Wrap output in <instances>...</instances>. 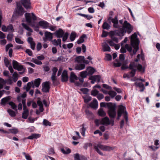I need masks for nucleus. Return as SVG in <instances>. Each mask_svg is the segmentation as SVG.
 <instances>
[{
    "label": "nucleus",
    "instance_id": "f257e3e1",
    "mask_svg": "<svg viewBox=\"0 0 160 160\" xmlns=\"http://www.w3.org/2000/svg\"><path fill=\"white\" fill-rule=\"evenodd\" d=\"M140 59L137 58L134 61L130 62L129 66V69L131 70L130 72L131 77H133L135 75L136 72L138 70L139 71L144 72L145 69L143 68L142 66L137 63L139 61Z\"/></svg>",
    "mask_w": 160,
    "mask_h": 160
},
{
    "label": "nucleus",
    "instance_id": "f03ea898",
    "mask_svg": "<svg viewBox=\"0 0 160 160\" xmlns=\"http://www.w3.org/2000/svg\"><path fill=\"white\" fill-rule=\"evenodd\" d=\"M100 106L101 107H105L106 106L109 109L108 113L110 118L112 119L115 118L116 114L115 105H113L112 102H102L100 103Z\"/></svg>",
    "mask_w": 160,
    "mask_h": 160
},
{
    "label": "nucleus",
    "instance_id": "7ed1b4c3",
    "mask_svg": "<svg viewBox=\"0 0 160 160\" xmlns=\"http://www.w3.org/2000/svg\"><path fill=\"white\" fill-rule=\"evenodd\" d=\"M133 27L127 21H125L123 24L122 28H120V32L118 34L119 36H123L124 33L127 32L130 34L132 32Z\"/></svg>",
    "mask_w": 160,
    "mask_h": 160
},
{
    "label": "nucleus",
    "instance_id": "20e7f679",
    "mask_svg": "<svg viewBox=\"0 0 160 160\" xmlns=\"http://www.w3.org/2000/svg\"><path fill=\"white\" fill-rule=\"evenodd\" d=\"M25 17L26 21L27 22L31 25L32 27H34V30L36 32H38L39 30V28L38 26H35L34 23H32L31 19L33 21L37 19V17L33 13L27 12L25 14Z\"/></svg>",
    "mask_w": 160,
    "mask_h": 160
},
{
    "label": "nucleus",
    "instance_id": "39448f33",
    "mask_svg": "<svg viewBox=\"0 0 160 160\" xmlns=\"http://www.w3.org/2000/svg\"><path fill=\"white\" fill-rule=\"evenodd\" d=\"M126 109L125 107L122 105H120L118 107V117H121L122 114H123V116L126 122L128 121V118L127 112L125 111Z\"/></svg>",
    "mask_w": 160,
    "mask_h": 160
},
{
    "label": "nucleus",
    "instance_id": "423d86ee",
    "mask_svg": "<svg viewBox=\"0 0 160 160\" xmlns=\"http://www.w3.org/2000/svg\"><path fill=\"white\" fill-rule=\"evenodd\" d=\"M53 33L47 31H45L44 32V37L43 38V40L45 42L48 41H52L53 38Z\"/></svg>",
    "mask_w": 160,
    "mask_h": 160
},
{
    "label": "nucleus",
    "instance_id": "0eeeda50",
    "mask_svg": "<svg viewBox=\"0 0 160 160\" xmlns=\"http://www.w3.org/2000/svg\"><path fill=\"white\" fill-rule=\"evenodd\" d=\"M50 88V83L49 82H45L42 84V90L43 92H49Z\"/></svg>",
    "mask_w": 160,
    "mask_h": 160
},
{
    "label": "nucleus",
    "instance_id": "6e6552de",
    "mask_svg": "<svg viewBox=\"0 0 160 160\" xmlns=\"http://www.w3.org/2000/svg\"><path fill=\"white\" fill-rule=\"evenodd\" d=\"M137 35L136 32L134 33L133 34H132L131 37V44H136V42L138 44L139 43V40L138 38H137Z\"/></svg>",
    "mask_w": 160,
    "mask_h": 160
},
{
    "label": "nucleus",
    "instance_id": "1a4fd4ad",
    "mask_svg": "<svg viewBox=\"0 0 160 160\" xmlns=\"http://www.w3.org/2000/svg\"><path fill=\"white\" fill-rule=\"evenodd\" d=\"M21 3L26 9L30 8L31 3L30 0H21Z\"/></svg>",
    "mask_w": 160,
    "mask_h": 160
},
{
    "label": "nucleus",
    "instance_id": "9d476101",
    "mask_svg": "<svg viewBox=\"0 0 160 160\" xmlns=\"http://www.w3.org/2000/svg\"><path fill=\"white\" fill-rule=\"evenodd\" d=\"M98 103L97 100L95 99L89 104V106L94 109H96L98 107Z\"/></svg>",
    "mask_w": 160,
    "mask_h": 160
},
{
    "label": "nucleus",
    "instance_id": "9b49d317",
    "mask_svg": "<svg viewBox=\"0 0 160 160\" xmlns=\"http://www.w3.org/2000/svg\"><path fill=\"white\" fill-rule=\"evenodd\" d=\"M56 36L58 38H62L64 35V32L61 28H59L54 33Z\"/></svg>",
    "mask_w": 160,
    "mask_h": 160
},
{
    "label": "nucleus",
    "instance_id": "f8f14e48",
    "mask_svg": "<svg viewBox=\"0 0 160 160\" xmlns=\"http://www.w3.org/2000/svg\"><path fill=\"white\" fill-rule=\"evenodd\" d=\"M11 97L9 96H7L2 99L1 104L2 106H5L6 104L10 100Z\"/></svg>",
    "mask_w": 160,
    "mask_h": 160
},
{
    "label": "nucleus",
    "instance_id": "ddd939ff",
    "mask_svg": "<svg viewBox=\"0 0 160 160\" xmlns=\"http://www.w3.org/2000/svg\"><path fill=\"white\" fill-rule=\"evenodd\" d=\"M100 124L102 125H108L110 124V120L108 117H106L100 121Z\"/></svg>",
    "mask_w": 160,
    "mask_h": 160
},
{
    "label": "nucleus",
    "instance_id": "4468645a",
    "mask_svg": "<svg viewBox=\"0 0 160 160\" xmlns=\"http://www.w3.org/2000/svg\"><path fill=\"white\" fill-rule=\"evenodd\" d=\"M61 80L62 82H65L68 81V76L67 71L64 70L62 74Z\"/></svg>",
    "mask_w": 160,
    "mask_h": 160
},
{
    "label": "nucleus",
    "instance_id": "2eb2a0df",
    "mask_svg": "<svg viewBox=\"0 0 160 160\" xmlns=\"http://www.w3.org/2000/svg\"><path fill=\"white\" fill-rule=\"evenodd\" d=\"M39 25L44 29H46L49 27V23L45 21H41L38 22Z\"/></svg>",
    "mask_w": 160,
    "mask_h": 160
},
{
    "label": "nucleus",
    "instance_id": "dca6fc26",
    "mask_svg": "<svg viewBox=\"0 0 160 160\" xmlns=\"http://www.w3.org/2000/svg\"><path fill=\"white\" fill-rule=\"evenodd\" d=\"M134 84L136 87H138L140 88H141L140 90V92H142L144 91L145 88L142 82H135Z\"/></svg>",
    "mask_w": 160,
    "mask_h": 160
},
{
    "label": "nucleus",
    "instance_id": "f3484780",
    "mask_svg": "<svg viewBox=\"0 0 160 160\" xmlns=\"http://www.w3.org/2000/svg\"><path fill=\"white\" fill-rule=\"evenodd\" d=\"M78 79L75 75L73 72H71L70 77V81L71 82H74L75 80H78Z\"/></svg>",
    "mask_w": 160,
    "mask_h": 160
},
{
    "label": "nucleus",
    "instance_id": "a211bd4d",
    "mask_svg": "<svg viewBox=\"0 0 160 160\" xmlns=\"http://www.w3.org/2000/svg\"><path fill=\"white\" fill-rule=\"evenodd\" d=\"M24 13V9L21 5H18L17 13L19 15H22Z\"/></svg>",
    "mask_w": 160,
    "mask_h": 160
},
{
    "label": "nucleus",
    "instance_id": "6ab92c4d",
    "mask_svg": "<svg viewBox=\"0 0 160 160\" xmlns=\"http://www.w3.org/2000/svg\"><path fill=\"white\" fill-rule=\"evenodd\" d=\"M112 22L113 23V27L116 28H119L118 25V17L116 16L114 18L112 19Z\"/></svg>",
    "mask_w": 160,
    "mask_h": 160
},
{
    "label": "nucleus",
    "instance_id": "aec40b11",
    "mask_svg": "<svg viewBox=\"0 0 160 160\" xmlns=\"http://www.w3.org/2000/svg\"><path fill=\"white\" fill-rule=\"evenodd\" d=\"M132 46L134 48V49L133 50V54H135L137 52L139 49V44L138 42H136V44H131Z\"/></svg>",
    "mask_w": 160,
    "mask_h": 160
},
{
    "label": "nucleus",
    "instance_id": "412c9836",
    "mask_svg": "<svg viewBox=\"0 0 160 160\" xmlns=\"http://www.w3.org/2000/svg\"><path fill=\"white\" fill-rule=\"evenodd\" d=\"M32 82V84H33V87H34V86H35L36 87L38 88L40 84L41 79L39 78L36 79L35 80L33 83V82Z\"/></svg>",
    "mask_w": 160,
    "mask_h": 160
},
{
    "label": "nucleus",
    "instance_id": "4be33fe9",
    "mask_svg": "<svg viewBox=\"0 0 160 160\" xmlns=\"http://www.w3.org/2000/svg\"><path fill=\"white\" fill-rule=\"evenodd\" d=\"M85 112L87 115V118L89 119H91L93 118V115L91 112L88 110L86 109L85 110Z\"/></svg>",
    "mask_w": 160,
    "mask_h": 160
},
{
    "label": "nucleus",
    "instance_id": "5701e85b",
    "mask_svg": "<svg viewBox=\"0 0 160 160\" xmlns=\"http://www.w3.org/2000/svg\"><path fill=\"white\" fill-rule=\"evenodd\" d=\"M61 151L63 153L65 154H69L71 152V150L69 148L67 147L61 148Z\"/></svg>",
    "mask_w": 160,
    "mask_h": 160
},
{
    "label": "nucleus",
    "instance_id": "b1692460",
    "mask_svg": "<svg viewBox=\"0 0 160 160\" xmlns=\"http://www.w3.org/2000/svg\"><path fill=\"white\" fill-rule=\"evenodd\" d=\"M85 67V64L84 63H82L76 65L75 67V69L76 70H80L84 69Z\"/></svg>",
    "mask_w": 160,
    "mask_h": 160
},
{
    "label": "nucleus",
    "instance_id": "393cba45",
    "mask_svg": "<svg viewBox=\"0 0 160 160\" xmlns=\"http://www.w3.org/2000/svg\"><path fill=\"white\" fill-rule=\"evenodd\" d=\"M86 37V35L85 34H83L80 38L77 41L78 44H80L83 43L84 41V39Z\"/></svg>",
    "mask_w": 160,
    "mask_h": 160
},
{
    "label": "nucleus",
    "instance_id": "a878e982",
    "mask_svg": "<svg viewBox=\"0 0 160 160\" xmlns=\"http://www.w3.org/2000/svg\"><path fill=\"white\" fill-rule=\"evenodd\" d=\"M103 48V51L104 52L106 51H111V48L106 43H105L102 46Z\"/></svg>",
    "mask_w": 160,
    "mask_h": 160
},
{
    "label": "nucleus",
    "instance_id": "bb28decb",
    "mask_svg": "<svg viewBox=\"0 0 160 160\" xmlns=\"http://www.w3.org/2000/svg\"><path fill=\"white\" fill-rule=\"evenodd\" d=\"M98 113L99 116L101 117H104L106 115V113L102 108H100L99 109Z\"/></svg>",
    "mask_w": 160,
    "mask_h": 160
},
{
    "label": "nucleus",
    "instance_id": "cd10ccee",
    "mask_svg": "<svg viewBox=\"0 0 160 160\" xmlns=\"http://www.w3.org/2000/svg\"><path fill=\"white\" fill-rule=\"evenodd\" d=\"M40 137L39 134H33L29 136L27 138L29 139H33L34 138H37Z\"/></svg>",
    "mask_w": 160,
    "mask_h": 160
},
{
    "label": "nucleus",
    "instance_id": "c85d7f7f",
    "mask_svg": "<svg viewBox=\"0 0 160 160\" xmlns=\"http://www.w3.org/2000/svg\"><path fill=\"white\" fill-rule=\"evenodd\" d=\"M29 115V110H26L24 111L22 113V118L24 119H26L27 118Z\"/></svg>",
    "mask_w": 160,
    "mask_h": 160
},
{
    "label": "nucleus",
    "instance_id": "c756f323",
    "mask_svg": "<svg viewBox=\"0 0 160 160\" xmlns=\"http://www.w3.org/2000/svg\"><path fill=\"white\" fill-rule=\"evenodd\" d=\"M110 25L106 22H104L102 25V28L104 29L108 30L110 28Z\"/></svg>",
    "mask_w": 160,
    "mask_h": 160
},
{
    "label": "nucleus",
    "instance_id": "7c9ffc66",
    "mask_svg": "<svg viewBox=\"0 0 160 160\" xmlns=\"http://www.w3.org/2000/svg\"><path fill=\"white\" fill-rule=\"evenodd\" d=\"M77 34L75 32H72L70 36V39L71 41H73L76 36Z\"/></svg>",
    "mask_w": 160,
    "mask_h": 160
},
{
    "label": "nucleus",
    "instance_id": "2f4dec72",
    "mask_svg": "<svg viewBox=\"0 0 160 160\" xmlns=\"http://www.w3.org/2000/svg\"><path fill=\"white\" fill-rule=\"evenodd\" d=\"M84 60V57L82 56H79L76 58L75 61L78 63L81 62Z\"/></svg>",
    "mask_w": 160,
    "mask_h": 160
},
{
    "label": "nucleus",
    "instance_id": "473e14b6",
    "mask_svg": "<svg viewBox=\"0 0 160 160\" xmlns=\"http://www.w3.org/2000/svg\"><path fill=\"white\" fill-rule=\"evenodd\" d=\"M22 25L23 27L26 30L30 32H33L32 29L30 28L28 26L24 23H22Z\"/></svg>",
    "mask_w": 160,
    "mask_h": 160
},
{
    "label": "nucleus",
    "instance_id": "72a5a7b5",
    "mask_svg": "<svg viewBox=\"0 0 160 160\" xmlns=\"http://www.w3.org/2000/svg\"><path fill=\"white\" fill-rule=\"evenodd\" d=\"M6 83V80L0 78V89L3 88V86Z\"/></svg>",
    "mask_w": 160,
    "mask_h": 160
},
{
    "label": "nucleus",
    "instance_id": "f704fd0d",
    "mask_svg": "<svg viewBox=\"0 0 160 160\" xmlns=\"http://www.w3.org/2000/svg\"><path fill=\"white\" fill-rule=\"evenodd\" d=\"M12 80L14 82H16L18 79V75L16 72H14L12 74Z\"/></svg>",
    "mask_w": 160,
    "mask_h": 160
},
{
    "label": "nucleus",
    "instance_id": "c9c22d12",
    "mask_svg": "<svg viewBox=\"0 0 160 160\" xmlns=\"http://www.w3.org/2000/svg\"><path fill=\"white\" fill-rule=\"evenodd\" d=\"M12 64L13 68L15 69H16L20 65L19 63L18 62L14 60H13Z\"/></svg>",
    "mask_w": 160,
    "mask_h": 160
},
{
    "label": "nucleus",
    "instance_id": "e433bc0d",
    "mask_svg": "<svg viewBox=\"0 0 160 160\" xmlns=\"http://www.w3.org/2000/svg\"><path fill=\"white\" fill-rule=\"evenodd\" d=\"M8 112L11 116L14 117L16 116L15 112L12 110L9 109L8 110Z\"/></svg>",
    "mask_w": 160,
    "mask_h": 160
},
{
    "label": "nucleus",
    "instance_id": "4c0bfd02",
    "mask_svg": "<svg viewBox=\"0 0 160 160\" xmlns=\"http://www.w3.org/2000/svg\"><path fill=\"white\" fill-rule=\"evenodd\" d=\"M108 94L112 98H113L116 95L117 93L114 91H111L108 92Z\"/></svg>",
    "mask_w": 160,
    "mask_h": 160
},
{
    "label": "nucleus",
    "instance_id": "58836bf2",
    "mask_svg": "<svg viewBox=\"0 0 160 160\" xmlns=\"http://www.w3.org/2000/svg\"><path fill=\"white\" fill-rule=\"evenodd\" d=\"M31 61L37 65H40L42 64V63L41 61H38L36 59L33 58L31 60Z\"/></svg>",
    "mask_w": 160,
    "mask_h": 160
},
{
    "label": "nucleus",
    "instance_id": "ea45409f",
    "mask_svg": "<svg viewBox=\"0 0 160 160\" xmlns=\"http://www.w3.org/2000/svg\"><path fill=\"white\" fill-rule=\"evenodd\" d=\"M98 93L99 92L96 89L92 90L91 92V95L94 96H97Z\"/></svg>",
    "mask_w": 160,
    "mask_h": 160
},
{
    "label": "nucleus",
    "instance_id": "a19ab883",
    "mask_svg": "<svg viewBox=\"0 0 160 160\" xmlns=\"http://www.w3.org/2000/svg\"><path fill=\"white\" fill-rule=\"evenodd\" d=\"M8 104L9 105L11 106V108L15 110V109H16L17 106L13 102H10L8 103ZM16 110H17L16 109Z\"/></svg>",
    "mask_w": 160,
    "mask_h": 160
},
{
    "label": "nucleus",
    "instance_id": "79ce46f5",
    "mask_svg": "<svg viewBox=\"0 0 160 160\" xmlns=\"http://www.w3.org/2000/svg\"><path fill=\"white\" fill-rule=\"evenodd\" d=\"M68 33L67 32H66L65 33H64V35L62 37V41L65 42L68 38Z\"/></svg>",
    "mask_w": 160,
    "mask_h": 160
},
{
    "label": "nucleus",
    "instance_id": "37998d69",
    "mask_svg": "<svg viewBox=\"0 0 160 160\" xmlns=\"http://www.w3.org/2000/svg\"><path fill=\"white\" fill-rule=\"evenodd\" d=\"M43 124L44 125L47 126H50L51 125V123L48 121L46 119H44L43 122Z\"/></svg>",
    "mask_w": 160,
    "mask_h": 160
},
{
    "label": "nucleus",
    "instance_id": "c03bdc74",
    "mask_svg": "<svg viewBox=\"0 0 160 160\" xmlns=\"http://www.w3.org/2000/svg\"><path fill=\"white\" fill-rule=\"evenodd\" d=\"M113 149L114 148L112 147L107 146L106 145H105L104 151H110L111 150H113Z\"/></svg>",
    "mask_w": 160,
    "mask_h": 160
},
{
    "label": "nucleus",
    "instance_id": "a18cd8bd",
    "mask_svg": "<svg viewBox=\"0 0 160 160\" xmlns=\"http://www.w3.org/2000/svg\"><path fill=\"white\" fill-rule=\"evenodd\" d=\"M83 98L84 99V102L86 103H88L92 99L91 97L89 96H87L85 98Z\"/></svg>",
    "mask_w": 160,
    "mask_h": 160
},
{
    "label": "nucleus",
    "instance_id": "49530a36",
    "mask_svg": "<svg viewBox=\"0 0 160 160\" xmlns=\"http://www.w3.org/2000/svg\"><path fill=\"white\" fill-rule=\"evenodd\" d=\"M87 75V72L86 71L82 72H80V76L82 78H85Z\"/></svg>",
    "mask_w": 160,
    "mask_h": 160
},
{
    "label": "nucleus",
    "instance_id": "de8ad7c7",
    "mask_svg": "<svg viewBox=\"0 0 160 160\" xmlns=\"http://www.w3.org/2000/svg\"><path fill=\"white\" fill-rule=\"evenodd\" d=\"M15 40L16 42L18 44H23L24 43L19 38L16 37L15 38Z\"/></svg>",
    "mask_w": 160,
    "mask_h": 160
},
{
    "label": "nucleus",
    "instance_id": "09e8293b",
    "mask_svg": "<svg viewBox=\"0 0 160 160\" xmlns=\"http://www.w3.org/2000/svg\"><path fill=\"white\" fill-rule=\"evenodd\" d=\"M10 132L13 134H16L18 132V129L16 128H13L12 129H9Z\"/></svg>",
    "mask_w": 160,
    "mask_h": 160
},
{
    "label": "nucleus",
    "instance_id": "8fccbe9b",
    "mask_svg": "<svg viewBox=\"0 0 160 160\" xmlns=\"http://www.w3.org/2000/svg\"><path fill=\"white\" fill-rule=\"evenodd\" d=\"M95 72V69L94 68L92 67H90L88 71V73L91 75H92Z\"/></svg>",
    "mask_w": 160,
    "mask_h": 160
},
{
    "label": "nucleus",
    "instance_id": "3c124183",
    "mask_svg": "<svg viewBox=\"0 0 160 160\" xmlns=\"http://www.w3.org/2000/svg\"><path fill=\"white\" fill-rule=\"evenodd\" d=\"M80 91L82 92L83 94H87L89 90L87 88H82L80 89Z\"/></svg>",
    "mask_w": 160,
    "mask_h": 160
},
{
    "label": "nucleus",
    "instance_id": "603ef678",
    "mask_svg": "<svg viewBox=\"0 0 160 160\" xmlns=\"http://www.w3.org/2000/svg\"><path fill=\"white\" fill-rule=\"evenodd\" d=\"M4 62L5 66L7 67H8L9 66V65L10 62L9 61L8 59L6 57H5L4 58Z\"/></svg>",
    "mask_w": 160,
    "mask_h": 160
},
{
    "label": "nucleus",
    "instance_id": "864d4df0",
    "mask_svg": "<svg viewBox=\"0 0 160 160\" xmlns=\"http://www.w3.org/2000/svg\"><path fill=\"white\" fill-rule=\"evenodd\" d=\"M32 83H31V82H28L27 84V87L25 88V89L26 91L27 92H28L30 90L32 84Z\"/></svg>",
    "mask_w": 160,
    "mask_h": 160
},
{
    "label": "nucleus",
    "instance_id": "5fc2aeb1",
    "mask_svg": "<svg viewBox=\"0 0 160 160\" xmlns=\"http://www.w3.org/2000/svg\"><path fill=\"white\" fill-rule=\"evenodd\" d=\"M105 145H102L100 144H98L97 145H94V147H96V148H99L101 149L104 150V148Z\"/></svg>",
    "mask_w": 160,
    "mask_h": 160
},
{
    "label": "nucleus",
    "instance_id": "6e6d98bb",
    "mask_svg": "<svg viewBox=\"0 0 160 160\" xmlns=\"http://www.w3.org/2000/svg\"><path fill=\"white\" fill-rule=\"evenodd\" d=\"M125 48L129 52H132V48L128 44H126L125 46Z\"/></svg>",
    "mask_w": 160,
    "mask_h": 160
},
{
    "label": "nucleus",
    "instance_id": "4d7b16f0",
    "mask_svg": "<svg viewBox=\"0 0 160 160\" xmlns=\"http://www.w3.org/2000/svg\"><path fill=\"white\" fill-rule=\"evenodd\" d=\"M104 97V95L101 93H98L97 96V98L99 100H100Z\"/></svg>",
    "mask_w": 160,
    "mask_h": 160
},
{
    "label": "nucleus",
    "instance_id": "13d9d810",
    "mask_svg": "<svg viewBox=\"0 0 160 160\" xmlns=\"http://www.w3.org/2000/svg\"><path fill=\"white\" fill-rule=\"evenodd\" d=\"M43 70L45 72H48L49 71L50 68L47 65H45L43 67Z\"/></svg>",
    "mask_w": 160,
    "mask_h": 160
},
{
    "label": "nucleus",
    "instance_id": "bf43d9fd",
    "mask_svg": "<svg viewBox=\"0 0 160 160\" xmlns=\"http://www.w3.org/2000/svg\"><path fill=\"white\" fill-rule=\"evenodd\" d=\"M93 77L95 79V81H97L98 82H100L101 77L99 75H95L93 76Z\"/></svg>",
    "mask_w": 160,
    "mask_h": 160
},
{
    "label": "nucleus",
    "instance_id": "052dcab7",
    "mask_svg": "<svg viewBox=\"0 0 160 160\" xmlns=\"http://www.w3.org/2000/svg\"><path fill=\"white\" fill-rule=\"evenodd\" d=\"M82 127L81 128V132L82 136H84L85 132L86 131V129L84 128V125L83 124L82 125Z\"/></svg>",
    "mask_w": 160,
    "mask_h": 160
},
{
    "label": "nucleus",
    "instance_id": "680f3d73",
    "mask_svg": "<svg viewBox=\"0 0 160 160\" xmlns=\"http://www.w3.org/2000/svg\"><path fill=\"white\" fill-rule=\"evenodd\" d=\"M6 82V83L8 84L11 85L12 83V80L10 78H9L7 80H5Z\"/></svg>",
    "mask_w": 160,
    "mask_h": 160
},
{
    "label": "nucleus",
    "instance_id": "e2e57ef3",
    "mask_svg": "<svg viewBox=\"0 0 160 160\" xmlns=\"http://www.w3.org/2000/svg\"><path fill=\"white\" fill-rule=\"evenodd\" d=\"M41 44L40 42H38L37 45V49L38 51H40L42 48Z\"/></svg>",
    "mask_w": 160,
    "mask_h": 160
},
{
    "label": "nucleus",
    "instance_id": "0e129e2a",
    "mask_svg": "<svg viewBox=\"0 0 160 160\" xmlns=\"http://www.w3.org/2000/svg\"><path fill=\"white\" fill-rule=\"evenodd\" d=\"M74 160H80V156L79 154L76 153L74 155Z\"/></svg>",
    "mask_w": 160,
    "mask_h": 160
},
{
    "label": "nucleus",
    "instance_id": "69168bd1",
    "mask_svg": "<svg viewBox=\"0 0 160 160\" xmlns=\"http://www.w3.org/2000/svg\"><path fill=\"white\" fill-rule=\"evenodd\" d=\"M23 69H24L23 66L20 64L16 69V70H17L18 71H21Z\"/></svg>",
    "mask_w": 160,
    "mask_h": 160
},
{
    "label": "nucleus",
    "instance_id": "338daca9",
    "mask_svg": "<svg viewBox=\"0 0 160 160\" xmlns=\"http://www.w3.org/2000/svg\"><path fill=\"white\" fill-rule=\"evenodd\" d=\"M26 52L29 56H32V51L31 50L29 49H27L26 50Z\"/></svg>",
    "mask_w": 160,
    "mask_h": 160
},
{
    "label": "nucleus",
    "instance_id": "774afa93",
    "mask_svg": "<svg viewBox=\"0 0 160 160\" xmlns=\"http://www.w3.org/2000/svg\"><path fill=\"white\" fill-rule=\"evenodd\" d=\"M13 35L12 34H8L7 36V39L8 40L11 41L13 38Z\"/></svg>",
    "mask_w": 160,
    "mask_h": 160
}]
</instances>
